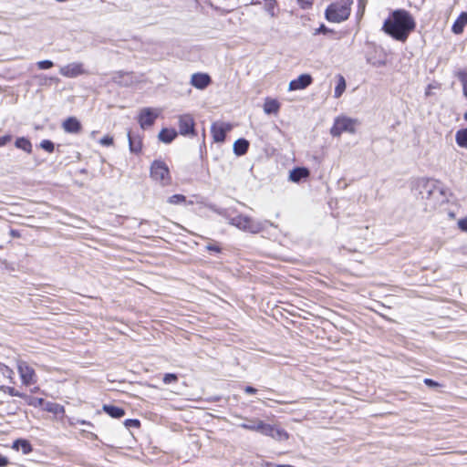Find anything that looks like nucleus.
<instances>
[{
	"instance_id": "obj_1",
	"label": "nucleus",
	"mask_w": 467,
	"mask_h": 467,
	"mask_svg": "<svg viewBox=\"0 0 467 467\" xmlns=\"http://www.w3.org/2000/svg\"><path fill=\"white\" fill-rule=\"evenodd\" d=\"M385 31L400 41H405L415 27L412 16L404 10H397L384 23Z\"/></svg>"
},
{
	"instance_id": "obj_2",
	"label": "nucleus",
	"mask_w": 467,
	"mask_h": 467,
	"mask_svg": "<svg viewBox=\"0 0 467 467\" xmlns=\"http://www.w3.org/2000/svg\"><path fill=\"white\" fill-rule=\"evenodd\" d=\"M353 0H335L326 10L328 21L339 23L348 18Z\"/></svg>"
},
{
	"instance_id": "obj_3",
	"label": "nucleus",
	"mask_w": 467,
	"mask_h": 467,
	"mask_svg": "<svg viewBox=\"0 0 467 467\" xmlns=\"http://www.w3.org/2000/svg\"><path fill=\"white\" fill-rule=\"evenodd\" d=\"M358 125L359 121L357 119L340 116L335 119L330 133L333 137H339L343 132L354 134Z\"/></svg>"
},
{
	"instance_id": "obj_4",
	"label": "nucleus",
	"mask_w": 467,
	"mask_h": 467,
	"mask_svg": "<svg viewBox=\"0 0 467 467\" xmlns=\"http://www.w3.org/2000/svg\"><path fill=\"white\" fill-rule=\"evenodd\" d=\"M150 177L162 186L169 185L171 182L169 168L162 161H154L150 165Z\"/></svg>"
},
{
	"instance_id": "obj_5",
	"label": "nucleus",
	"mask_w": 467,
	"mask_h": 467,
	"mask_svg": "<svg viewBox=\"0 0 467 467\" xmlns=\"http://www.w3.org/2000/svg\"><path fill=\"white\" fill-rule=\"evenodd\" d=\"M229 223L242 231L253 234L259 233L264 228V225L261 223L254 221L249 216L242 214L231 218Z\"/></svg>"
},
{
	"instance_id": "obj_6",
	"label": "nucleus",
	"mask_w": 467,
	"mask_h": 467,
	"mask_svg": "<svg viewBox=\"0 0 467 467\" xmlns=\"http://www.w3.org/2000/svg\"><path fill=\"white\" fill-rule=\"evenodd\" d=\"M16 368L23 385L31 386L36 383L37 376L36 371L26 361L18 359L16 361Z\"/></svg>"
},
{
	"instance_id": "obj_7",
	"label": "nucleus",
	"mask_w": 467,
	"mask_h": 467,
	"mask_svg": "<svg viewBox=\"0 0 467 467\" xmlns=\"http://www.w3.org/2000/svg\"><path fill=\"white\" fill-rule=\"evenodd\" d=\"M418 185L422 198L431 199L434 198L438 193H442L441 187L433 180L422 179L418 182Z\"/></svg>"
},
{
	"instance_id": "obj_8",
	"label": "nucleus",
	"mask_w": 467,
	"mask_h": 467,
	"mask_svg": "<svg viewBox=\"0 0 467 467\" xmlns=\"http://www.w3.org/2000/svg\"><path fill=\"white\" fill-rule=\"evenodd\" d=\"M161 112V109L143 108L138 117L140 127L146 129L152 126Z\"/></svg>"
},
{
	"instance_id": "obj_9",
	"label": "nucleus",
	"mask_w": 467,
	"mask_h": 467,
	"mask_svg": "<svg viewBox=\"0 0 467 467\" xmlns=\"http://www.w3.org/2000/svg\"><path fill=\"white\" fill-rule=\"evenodd\" d=\"M59 73L66 78H77L80 75L86 74L84 65L80 62H73L63 67H60Z\"/></svg>"
},
{
	"instance_id": "obj_10",
	"label": "nucleus",
	"mask_w": 467,
	"mask_h": 467,
	"mask_svg": "<svg viewBox=\"0 0 467 467\" xmlns=\"http://www.w3.org/2000/svg\"><path fill=\"white\" fill-rule=\"evenodd\" d=\"M239 426L244 430L256 431L261 434L269 430L268 423H265L257 418L245 419L244 422L241 423Z\"/></svg>"
},
{
	"instance_id": "obj_11",
	"label": "nucleus",
	"mask_w": 467,
	"mask_h": 467,
	"mask_svg": "<svg viewBox=\"0 0 467 467\" xmlns=\"http://www.w3.org/2000/svg\"><path fill=\"white\" fill-rule=\"evenodd\" d=\"M179 130L184 136L194 134V119L190 114L179 117Z\"/></svg>"
},
{
	"instance_id": "obj_12",
	"label": "nucleus",
	"mask_w": 467,
	"mask_h": 467,
	"mask_svg": "<svg viewBox=\"0 0 467 467\" xmlns=\"http://www.w3.org/2000/svg\"><path fill=\"white\" fill-rule=\"evenodd\" d=\"M231 129L229 124L225 123H213L211 128V132L213 140L216 142H223L225 140L226 132Z\"/></svg>"
},
{
	"instance_id": "obj_13",
	"label": "nucleus",
	"mask_w": 467,
	"mask_h": 467,
	"mask_svg": "<svg viewBox=\"0 0 467 467\" xmlns=\"http://www.w3.org/2000/svg\"><path fill=\"white\" fill-rule=\"evenodd\" d=\"M312 83V77L309 74H302L289 83L290 91L304 89Z\"/></svg>"
},
{
	"instance_id": "obj_14",
	"label": "nucleus",
	"mask_w": 467,
	"mask_h": 467,
	"mask_svg": "<svg viewBox=\"0 0 467 467\" xmlns=\"http://www.w3.org/2000/svg\"><path fill=\"white\" fill-rule=\"evenodd\" d=\"M268 428L269 430H267L266 432H263V435L269 436L278 441L288 440L289 434L285 430L271 424H268Z\"/></svg>"
},
{
	"instance_id": "obj_15",
	"label": "nucleus",
	"mask_w": 467,
	"mask_h": 467,
	"mask_svg": "<svg viewBox=\"0 0 467 467\" xmlns=\"http://www.w3.org/2000/svg\"><path fill=\"white\" fill-rule=\"evenodd\" d=\"M211 83V78L204 73H195L191 78V84L198 88L203 89Z\"/></svg>"
},
{
	"instance_id": "obj_16",
	"label": "nucleus",
	"mask_w": 467,
	"mask_h": 467,
	"mask_svg": "<svg viewBox=\"0 0 467 467\" xmlns=\"http://www.w3.org/2000/svg\"><path fill=\"white\" fill-rule=\"evenodd\" d=\"M62 127L68 133H78L81 130V124L75 117H69L65 119Z\"/></svg>"
},
{
	"instance_id": "obj_17",
	"label": "nucleus",
	"mask_w": 467,
	"mask_h": 467,
	"mask_svg": "<svg viewBox=\"0 0 467 467\" xmlns=\"http://www.w3.org/2000/svg\"><path fill=\"white\" fill-rule=\"evenodd\" d=\"M309 174V170L306 168H295L289 173V180L293 182H299L301 180L308 178Z\"/></svg>"
},
{
	"instance_id": "obj_18",
	"label": "nucleus",
	"mask_w": 467,
	"mask_h": 467,
	"mask_svg": "<svg viewBox=\"0 0 467 467\" xmlns=\"http://www.w3.org/2000/svg\"><path fill=\"white\" fill-rule=\"evenodd\" d=\"M263 109L265 114H277L280 109V103L275 99L266 98Z\"/></svg>"
},
{
	"instance_id": "obj_19",
	"label": "nucleus",
	"mask_w": 467,
	"mask_h": 467,
	"mask_svg": "<svg viewBox=\"0 0 467 467\" xmlns=\"http://www.w3.org/2000/svg\"><path fill=\"white\" fill-rule=\"evenodd\" d=\"M102 410L110 417L115 419H119L125 415V410L122 408L113 405L105 404L103 405Z\"/></svg>"
},
{
	"instance_id": "obj_20",
	"label": "nucleus",
	"mask_w": 467,
	"mask_h": 467,
	"mask_svg": "<svg viewBox=\"0 0 467 467\" xmlns=\"http://www.w3.org/2000/svg\"><path fill=\"white\" fill-rule=\"evenodd\" d=\"M43 409L55 415H63L65 413V409L62 405L51 401H45Z\"/></svg>"
},
{
	"instance_id": "obj_21",
	"label": "nucleus",
	"mask_w": 467,
	"mask_h": 467,
	"mask_svg": "<svg viewBox=\"0 0 467 467\" xmlns=\"http://www.w3.org/2000/svg\"><path fill=\"white\" fill-rule=\"evenodd\" d=\"M177 136L174 129H162L159 133V140L164 143L171 142Z\"/></svg>"
},
{
	"instance_id": "obj_22",
	"label": "nucleus",
	"mask_w": 467,
	"mask_h": 467,
	"mask_svg": "<svg viewBox=\"0 0 467 467\" xmlns=\"http://www.w3.org/2000/svg\"><path fill=\"white\" fill-rule=\"evenodd\" d=\"M467 25V13H462L452 26V31L455 34H461L464 26Z\"/></svg>"
},
{
	"instance_id": "obj_23",
	"label": "nucleus",
	"mask_w": 467,
	"mask_h": 467,
	"mask_svg": "<svg viewBox=\"0 0 467 467\" xmlns=\"http://www.w3.org/2000/svg\"><path fill=\"white\" fill-rule=\"evenodd\" d=\"M249 147V142L246 140L240 139L237 140L234 144V150L236 155L244 154Z\"/></svg>"
},
{
	"instance_id": "obj_24",
	"label": "nucleus",
	"mask_w": 467,
	"mask_h": 467,
	"mask_svg": "<svg viewBox=\"0 0 467 467\" xmlns=\"http://www.w3.org/2000/svg\"><path fill=\"white\" fill-rule=\"evenodd\" d=\"M16 147L25 150L27 153L32 151V144L26 138L20 137L17 138L15 143Z\"/></svg>"
},
{
	"instance_id": "obj_25",
	"label": "nucleus",
	"mask_w": 467,
	"mask_h": 467,
	"mask_svg": "<svg viewBox=\"0 0 467 467\" xmlns=\"http://www.w3.org/2000/svg\"><path fill=\"white\" fill-rule=\"evenodd\" d=\"M130 150L134 153H139L141 150L142 143L140 138H132L130 133H128Z\"/></svg>"
},
{
	"instance_id": "obj_26",
	"label": "nucleus",
	"mask_w": 467,
	"mask_h": 467,
	"mask_svg": "<svg viewBox=\"0 0 467 467\" xmlns=\"http://www.w3.org/2000/svg\"><path fill=\"white\" fill-rule=\"evenodd\" d=\"M455 140L461 148L467 150V129L458 130L455 135Z\"/></svg>"
},
{
	"instance_id": "obj_27",
	"label": "nucleus",
	"mask_w": 467,
	"mask_h": 467,
	"mask_svg": "<svg viewBox=\"0 0 467 467\" xmlns=\"http://www.w3.org/2000/svg\"><path fill=\"white\" fill-rule=\"evenodd\" d=\"M13 448L21 450L25 454H27L32 451L30 443L26 440H16L13 444Z\"/></svg>"
},
{
	"instance_id": "obj_28",
	"label": "nucleus",
	"mask_w": 467,
	"mask_h": 467,
	"mask_svg": "<svg viewBox=\"0 0 467 467\" xmlns=\"http://www.w3.org/2000/svg\"><path fill=\"white\" fill-rule=\"evenodd\" d=\"M346 89V80L343 76L339 75L337 77V85L335 88V98H339L343 94Z\"/></svg>"
},
{
	"instance_id": "obj_29",
	"label": "nucleus",
	"mask_w": 467,
	"mask_h": 467,
	"mask_svg": "<svg viewBox=\"0 0 467 467\" xmlns=\"http://www.w3.org/2000/svg\"><path fill=\"white\" fill-rule=\"evenodd\" d=\"M114 80L120 85H129L131 81V77L128 73L119 72L114 77Z\"/></svg>"
},
{
	"instance_id": "obj_30",
	"label": "nucleus",
	"mask_w": 467,
	"mask_h": 467,
	"mask_svg": "<svg viewBox=\"0 0 467 467\" xmlns=\"http://www.w3.org/2000/svg\"><path fill=\"white\" fill-rule=\"evenodd\" d=\"M24 399H26V400L29 406H32L35 408L44 406L45 400L42 398H36V397H31V396L26 395V397H24Z\"/></svg>"
},
{
	"instance_id": "obj_31",
	"label": "nucleus",
	"mask_w": 467,
	"mask_h": 467,
	"mask_svg": "<svg viewBox=\"0 0 467 467\" xmlns=\"http://www.w3.org/2000/svg\"><path fill=\"white\" fill-rule=\"evenodd\" d=\"M457 78L462 82L463 95L467 98V72L459 71L457 73Z\"/></svg>"
},
{
	"instance_id": "obj_32",
	"label": "nucleus",
	"mask_w": 467,
	"mask_h": 467,
	"mask_svg": "<svg viewBox=\"0 0 467 467\" xmlns=\"http://www.w3.org/2000/svg\"><path fill=\"white\" fill-rule=\"evenodd\" d=\"M186 202V197L182 194H174L168 199L171 204H181Z\"/></svg>"
},
{
	"instance_id": "obj_33",
	"label": "nucleus",
	"mask_w": 467,
	"mask_h": 467,
	"mask_svg": "<svg viewBox=\"0 0 467 467\" xmlns=\"http://www.w3.org/2000/svg\"><path fill=\"white\" fill-rule=\"evenodd\" d=\"M266 2V11L267 13L272 16H276V12H275V2H272V1H265Z\"/></svg>"
},
{
	"instance_id": "obj_34",
	"label": "nucleus",
	"mask_w": 467,
	"mask_h": 467,
	"mask_svg": "<svg viewBox=\"0 0 467 467\" xmlns=\"http://www.w3.org/2000/svg\"><path fill=\"white\" fill-rule=\"evenodd\" d=\"M40 147L48 152H52L54 150L53 142L47 140H42L40 143Z\"/></svg>"
},
{
	"instance_id": "obj_35",
	"label": "nucleus",
	"mask_w": 467,
	"mask_h": 467,
	"mask_svg": "<svg viewBox=\"0 0 467 467\" xmlns=\"http://www.w3.org/2000/svg\"><path fill=\"white\" fill-rule=\"evenodd\" d=\"M177 380H178V377L175 374H172V373L165 374L164 377H163V382L165 384L174 383Z\"/></svg>"
},
{
	"instance_id": "obj_36",
	"label": "nucleus",
	"mask_w": 467,
	"mask_h": 467,
	"mask_svg": "<svg viewBox=\"0 0 467 467\" xmlns=\"http://www.w3.org/2000/svg\"><path fill=\"white\" fill-rule=\"evenodd\" d=\"M36 65L39 69H48L54 66L53 62L50 60L38 61Z\"/></svg>"
},
{
	"instance_id": "obj_37",
	"label": "nucleus",
	"mask_w": 467,
	"mask_h": 467,
	"mask_svg": "<svg viewBox=\"0 0 467 467\" xmlns=\"http://www.w3.org/2000/svg\"><path fill=\"white\" fill-rule=\"evenodd\" d=\"M5 392L8 393L10 396H13V397H20V398L26 397L25 394L19 392L18 390H16L13 387H6Z\"/></svg>"
},
{
	"instance_id": "obj_38",
	"label": "nucleus",
	"mask_w": 467,
	"mask_h": 467,
	"mask_svg": "<svg viewBox=\"0 0 467 467\" xmlns=\"http://www.w3.org/2000/svg\"><path fill=\"white\" fill-rule=\"evenodd\" d=\"M457 226L462 232L467 233V217L459 219L457 222Z\"/></svg>"
},
{
	"instance_id": "obj_39",
	"label": "nucleus",
	"mask_w": 467,
	"mask_h": 467,
	"mask_svg": "<svg viewBox=\"0 0 467 467\" xmlns=\"http://www.w3.org/2000/svg\"><path fill=\"white\" fill-rule=\"evenodd\" d=\"M124 425L127 427V428H139L140 423V420H131V419H129V420H126L124 421Z\"/></svg>"
},
{
	"instance_id": "obj_40",
	"label": "nucleus",
	"mask_w": 467,
	"mask_h": 467,
	"mask_svg": "<svg viewBox=\"0 0 467 467\" xmlns=\"http://www.w3.org/2000/svg\"><path fill=\"white\" fill-rule=\"evenodd\" d=\"M99 143L103 146H111L113 144V138L107 135L99 140Z\"/></svg>"
},
{
	"instance_id": "obj_41",
	"label": "nucleus",
	"mask_w": 467,
	"mask_h": 467,
	"mask_svg": "<svg viewBox=\"0 0 467 467\" xmlns=\"http://www.w3.org/2000/svg\"><path fill=\"white\" fill-rule=\"evenodd\" d=\"M2 372L4 375L8 377L9 379H13L14 371L7 366L4 367V368L2 369Z\"/></svg>"
},
{
	"instance_id": "obj_42",
	"label": "nucleus",
	"mask_w": 467,
	"mask_h": 467,
	"mask_svg": "<svg viewBox=\"0 0 467 467\" xmlns=\"http://www.w3.org/2000/svg\"><path fill=\"white\" fill-rule=\"evenodd\" d=\"M11 140H12V137L10 135H5V136H3V137H0V147L5 146Z\"/></svg>"
},
{
	"instance_id": "obj_43",
	"label": "nucleus",
	"mask_w": 467,
	"mask_h": 467,
	"mask_svg": "<svg viewBox=\"0 0 467 467\" xmlns=\"http://www.w3.org/2000/svg\"><path fill=\"white\" fill-rule=\"evenodd\" d=\"M424 383L427 385V386H430V387H436L438 386V383L433 381L432 379H424Z\"/></svg>"
},
{
	"instance_id": "obj_44",
	"label": "nucleus",
	"mask_w": 467,
	"mask_h": 467,
	"mask_svg": "<svg viewBox=\"0 0 467 467\" xmlns=\"http://www.w3.org/2000/svg\"><path fill=\"white\" fill-rule=\"evenodd\" d=\"M244 391L247 393V394H254L257 392V389H254V387H251V386H247L245 389H244Z\"/></svg>"
},
{
	"instance_id": "obj_45",
	"label": "nucleus",
	"mask_w": 467,
	"mask_h": 467,
	"mask_svg": "<svg viewBox=\"0 0 467 467\" xmlns=\"http://www.w3.org/2000/svg\"><path fill=\"white\" fill-rule=\"evenodd\" d=\"M8 463V461L5 457L0 455V467L5 466Z\"/></svg>"
},
{
	"instance_id": "obj_46",
	"label": "nucleus",
	"mask_w": 467,
	"mask_h": 467,
	"mask_svg": "<svg viewBox=\"0 0 467 467\" xmlns=\"http://www.w3.org/2000/svg\"><path fill=\"white\" fill-rule=\"evenodd\" d=\"M207 249L210 251L220 252V249L217 246L212 244L207 245Z\"/></svg>"
},
{
	"instance_id": "obj_47",
	"label": "nucleus",
	"mask_w": 467,
	"mask_h": 467,
	"mask_svg": "<svg viewBox=\"0 0 467 467\" xmlns=\"http://www.w3.org/2000/svg\"><path fill=\"white\" fill-rule=\"evenodd\" d=\"M265 467H280V465H277V464H274L272 462H266L265 464Z\"/></svg>"
},
{
	"instance_id": "obj_48",
	"label": "nucleus",
	"mask_w": 467,
	"mask_h": 467,
	"mask_svg": "<svg viewBox=\"0 0 467 467\" xmlns=\"http://www.w3.org/2000/svg\"><path fill=\"white\" fill-rule=\"evenodd\" d=\"M464 119L467 120V111L464 113Z\"/></svg>"
},
{
	"instance_id": "obj_49",
	"label": "nucleus",
	"mask_w": 467,
	"mask_h": 467,
	"mask_svg": "<svg viewBox=\"0 0 467 467\" xmlns=\"http://www.w3.org/2000/svg\"><path fill=\"white\" fill-rule=\"evenodd\" d=\"M450 217L453 218V217H454V213H450Z\"/></svg>"
}]
</instances>
